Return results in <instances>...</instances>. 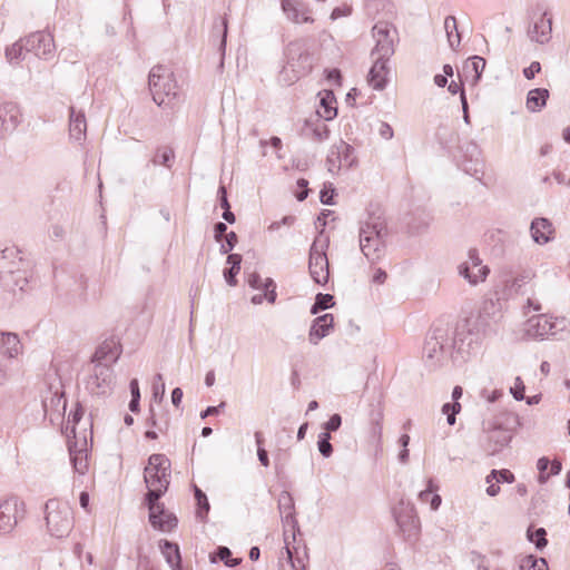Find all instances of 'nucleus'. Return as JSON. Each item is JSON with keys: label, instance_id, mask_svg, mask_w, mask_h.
Masks as SVG:
<instances>
[{"label": "nucleus", "instance_id": "36", "mask_svg": "<svg viewBox=\"0 0 570 570\" xmlns=\"http://www.w3.org/2000/svg\"><path fill=\"white\" fill-rule=\"evenodd\" d=\"M444 29L446 32L449 45L452 49L460 46L461 37L458 31L456 19L453 16H448L444 20Z\"/></svg>", "mask_w": 570, "mask_h": 570}, {"label": "nucleus", "instance_id": "23", "mask_svg": "<svg viewBox=\"0 0 570 570\" xmlns=\"http://www.w3.org/2000/svg\"><path fill=\"white\" fill-rule=\"evenodd\" d=\"M282 9L287 19L294 23L313 22L309 9L299 0H282Z\"/></svg>", "mask_w": 570, "mask_h": 570}, {"label": "nucleus", "instance_id": "41", "mask_svg": "<svg viewBox=\"0 0 570 570\" xmlns=\"http://www.w3.org/2000/svg\"><path fill=\"white\" fill-rule=\"evenodd\" d=\"M520 570H548V563L543 558H537L532 554L521 559Z\"/></svg>", "mask_w": 570, "mask_h": 570}, {"label": "nucleus", "instance_id": "43", "mask_svg": "<svg viewBox=\"0 0 570 570\" xmlns=\"http://www.w3.org/2000/svg\"><path fill=\"white\" fill-rule=\"evenodd\" d=\"M334 305V296L331 294L318 293L315 302L311 307V314L315 315L321 311L327 309Z\"/></svg>", "mask_w": 570, "mask_h": 570}, {"label": "nucleus", "instance_id": "47", "mask_svg": "<svg viewBox=\"0 0 570 570\" xmlns=\"http://www.w3.org/2000/svg\"><path fill=\"white\" fill-rule=\"evenodd\" d=\"M174 150L169 147L157 149L151 163L154 165H164L168 168L171 166V160L174 159Z\"/></svg>", "mask_w": 570, "mask_h": 570}, {"label": "nucleus", "instance_id": "19", "mask_svg": "<svg viewBox=\"0 0 570 570\" xmlns=\"http://www.w3.org/2000/svg\"><path fill=\"white\" fill-rule=\"evenodd\" d=\"M21 122V112L18 105L4 102L0 105V140L11 135Z\"/></svg>", "mask_w": 570, "mask_h": 570}, {"label": "nucleus", "instance_id": "51", "mask_svg": "<svg viewBox=\"0 0 570 570\" xmlns=\"http://www.w3.org/2000/svg\"><path fill=\"white\" fill-rule=\"evenodd\" d=\"M278 510L281 515L288 512H295L294 499L289 492H281L278 497Z\"/></svg>", "mask_w": 570, "mask_h": 570}, {"label": "nucleus", "instance_id": "58", "mask_svg": "<svg viewBox=\"0 0 570 570\" xmlns=\"http://www.w3.org/2000/svg\"><path fill=\"white\" fill-rule=\"evenodd\" d=\"M525 386L520 377L515 379V384L510 389L511 394L517 401L524 400Z\"/></svg>", "mask_w": 570, "mask_h": 570}, {"label": "nucleus", "instance_id": "24", "mask_svg": "<svg viewBox=\"0 0 570 570\" xmlns=\"http://www.w3.org/2000/svg\"><path fill=\"white\" fill-rule=\"evenodd\" d=\"M334 326V316L333 314H324L316 317L309 328L308 332V341L313 345H317L318 342L327 336L331 330Z\"/></svg>", "mask_w": 570, "mask_h": 570}, {"label": "nucleus", "instance_id": "45", "mask_svg": "<svg viewBox=\"0 0 570 570\" xmlns=\"http://www.w3.org/2000/svg\"><path fill=\"white\" fill-rule=\"evenodd\" d=\"M395 521L403 532L416 531L419 527V519L412 514L401 515L395 514Z\"/></svg>", "mask_w": 570, "mask_h": 570}, {"label": "nucleus", "instance_id": "27", "mask_svg": "<svg viewBox=\"0 0 570 570\" xmlns=\"http://www.w3.org/2000/svg\"><path fill=\"white\" fill-rule=\"evenodd\" d=\"M86 446V440H83L81 448L77 446V442H68L71 463L73 465L75 471L78 472L79 474H85L88 470V454Z\"/></svg>", "mask_w": 570, "mask_h": 570}, {"label": "nucleus", "instance_id": "11", "mask_svg": "<svg viewBox=\"0 0 570 570\" xmlns=\"http://www.w3.org/2000/svg\"><path fill=\"white\" fill-rule=\"evenodd\" d=\"M328 246V239L316 238L309 250V263L308 268L312 278L315 283L320 285H324L328 281V259L325 253L326 247Z\"/></svg>", "mask_w": 570, "mask_h": 570}, {"label": "nucleus", "instance_id": "29", "mask_svg": "<svg viewBox=\"0 0 570 570\" xmlns=\"http://www.w3.org/2000/svg\"><path fill=\"white\" fill-rule=\"evenodd\" d=\"M551 18H547V13H544L534 22L533 27L529 29L528 33L530 39L541 45L547 43L551 38Z\"/></svg>", "mask_w": 570, "mask_h": 570}, {"label": "nucleus", "instance_id": "26", "mask_svg": "<svg viewBox=\"0 0 570 570\" xmlns=\"http://www.w3.org/2000/svg\"><path fill=\"white\" fill-rule=\"evenodd\" d=\"M390 58L376 56L374 63L368 72V82L375 90H382L386 86L389 75L387 61Z\"/></svg>", "mask_w": 570, "mask_h": 570}, {"label": "nucleus", "instance_id": "20", "mask_svg": "<svg viewBox=\"0 0 570 570\" xmlns=\"http://www.w3.org/2000/svg\"><path fill=\"white\" fill-rule=\"evenodd\" d=\"M501 309L502 306L499 298L484 299L478 317L468 318L466 321H471L472 323L478 322V327H480L483 332L487 333L488 328L490 327L491 321L497 322L501 317Z\"/></svg>", "mask_w": 570, "mask_h": 570}, {"label": "nucleus", "instance_id": "34", "mask_svg": "<svg viewBox=\"0 0 570 570\" xmlns=\"http://www.w3.org/2000/svg\"><path fill=\"white\" fill-rule=\"evenodd\" d=\"M161 552L173 570H181V558L179 548L176 543L168 540L160 542Z\"/></svg>", "mask_w": 570, "mask_h": 570}, {"label": "nucleus", "instance_id": "12", "mask_svg": "<svg viewBox=\"0 0 570 570\" xmlns=\"http://www.w3.org/2000/svg\"><path fill=\"white\" fill-rule=\"evenodd\" d=\"M325 163L328 173L332 175L338 174L342 168L348 169L356 164L354 148L340 139L331 146Z\"/></svg>", "mask_w": 570, "mask_h": 570}, {"label": "nucleus", "instance_id": "53", "mask_svg": "<svg viewBox=\"0 0 570 570\" xmlns=\"http://www.w3.org/2000/svg\"><path fill=\"white\" fill-rule=\"evenodd\" d=\"M461 411V404L459 402L445 403L442 406L443 414L446 415L449 425H454L456 421V414Z\"/></svg>", "mask_w": 570, "mask_h": 570}, {"label": "nucleus", "instance_id": "30", "mask_svg": "<svg viewBox=\"0 0 570 570\" xmlns=\"http://www.w3.org/2000/svg\"><path fill=\"white\" fill-rule=\"evenodd\" d=\"M119 355V346L114 341H106L95 352L94 361L110 365L117 362Z\"/></svg>", "mask_w": 570, "mask_h": 570}, {"label": "nucleus", "instance_id": "8", "mask_svg": "<svg viewBox=\"0 0 570 570\" xmlns=\"http://www.w3.org/2000/svg\"><path fill=\"white\" fill-rule=\"evenodd\" d=\"M519 425V416L512 412H503L493 420L484 423L488 433V451L499 453L512 440V429Z\"/></svg>", "mask_w": 570, "mask_h": 570}, {"label": "nucleus", "instance_id": "22", "mask_svg": "<svg viewBox=\"0 0 570 570\" xmlns=\"http://www.w3.org/2000/svg\"><path fill=\"white\" fill-rule=\"evenodd\" d=\"M158 505L160 509H157L158 511L151 512L149 510V522L150 524L160 531L168 532L171 531L177 527L178 520L176 515L169 511H167L163 503L159 502V500H155V504Z\"/></svg>", "mask_w": 570, "mask_h": 570}, {"label": "nucleus", "instance_id": "17", "mask_svg": "<svg viewBox=\"0 0 570 570\" xmlns=\"http://www.w3.org/2000/svg\"><path fill=\"white\" fill-rule=\"evenodd\" d=\"M468 257V261L459 266V274L471 285L484 282L490 273V268L487 265H482L476 249H470Z\"/></svg>", "mask_w": 570, "mask_h": 570}, {"label": "nucleus", "instance_id": "60", "mask_svg": "<svg viewBox=\"0 0 570 570\" xmlns=\"http://www.w3.org/2000/svg\"><path fill=\"white\" fill-rule=\"evenodd\" d=\"M334 191H335V189L332 187L331 184H330V193H328L327 187L325 185L324 188L320 193L321 194L320 195L321 202L323 204H325V205H333Z\"/></svg>", "mask_w": 570, "mask_h": 570}, {"label": "nucleus", "instance_id": "32", "mask_svg": "<svg viewBox=\"0 0 570 570\" xmlns=\"http://www.w3.org/2000/svg\"><path fill=\"white\" fill-rule=\"evenodd\" d=\"M372 406L368 414L370 433L374 440L380 441L382 439V421L384 417L383 406L381 401H377V403Z\"/></svg>", "mask_w": 570, "mask_h": 570}, {"label": "nucleus", "instance_id": "31", "mask_svg": "<svg viewBox=\"0 0 570 570\" xmlns=\"http://www.w3.org/2000/svg\"><path fill=\"white\" fill-rule=\"evenodd\" d=\"M530 232L533 240L538 244H546L550 240L552 225L546 218H535L532 220Z\"/></svg>", "mask_w": 570, "mask_h": 570}, {"label": "nucleus", "instance_id": "2", "mask_svg": "<svg viewBox=\"0 0 570 570\" xmlns=\"http://www.w3.org/2000/svg\"><path fill=\"white\" fill-rule=\"evenodd\" d=\"M170 460L161 453L151 454L148 464L144 470V481L148 488L145 501L148 510L158 511L160 509L155 504V500H159L168 490L170 484Z\"/></svg>", "mask_w": 570, "mask_h": 570}, {"label": "nucleus", "instance_id": "35", "mask_svg": "<svg viewBox=\"0 0 570 570\" xmlns=\"http://www.w3.org/2000/svg\"><path fill=\"white\" fill-rule=\"evenodd\" d=\"M242 259V255L239 254H229L227 256L226 263L229 264L230 267L224 269V278L229 286L237 284L236 275L240 271Z\"/></svg>", "mask_w": 570, "mask_h": 570}, {"label": "nucleus", "instance_id": "52", "mask_svg": "<svg viewBox=\"0 0 570 570\" xmlns=\"http://www.w3.org/2000/svg\"><path fill=\"white\" fill-rule=\"evenodd\" d=\"M330 441L331 434L328 432L320 433L317 449L324 458H330L333 454V446Z\"/></svg>", "mask_w": 570, "mask_h": 570}, {"label": "nucleus", "instance_id": "6", "mask_svg": "<svg viewBox=\"0 0 570 570\" xmlns=\"http://www.w3.org/2000/svg\"><path fill=\"white\" fill-rule=\"evenodd\" d=\"M22 259L16 247L0 248V278L9 291H24L28 284L27 272L21 269Z\"/></svg>", "mask_w": 570, "mask_h": 570}, {"label": "nucleus", "instance_id": "46", "mask_svg": "<svg viewBox=\"0 0 570 570\" xmlns=\"http://www.w3.org/2000/svg\"><path fill=\"white\" fill-rule=\"evenodd\" d=\"M485 59L480 57V56H473L472 58H470V63L466 65V69L471 68V70L474 72V76H473V79H472V85H476L478 81L480 80L481 76H482V72L485 68Z\"/></svg>", "mask_w": 570, "mask_h": 570}, {"label": "nucleus", "instance_id": "64", "mask_svg": "<svg viewBox=\"0 0 570 570\" xmlns=\"http://www.w3.org/2000/svg\"><path fill=\"white\" fill-rule=\"evenodd\" d=\"M248 285L255 289H264V282L257 273H253L248 276Z\"/></svg>", "mask_w": 570, "mask_h": 570}, {"label": "nucleus", "instance_id": "33", "mask_svg": "<svg viewBox=\"0 0 570 570\" xmlns=\"http://www.w3.org/2000/svg\"><path fill=\"white\" fill-rule=\"evenodd\" d=\"M548 98H549L548 89H544V88L532 89L527 95L525 106L529 111L538 112L546 106Z\"/></svg>", "mask_w": 570, "mask_h": 570}, {"label": "nucleus", "instance_id": "63", "mask_svg": "<svg viewBox=\"0 0 570 570\" xmlns=\"http://www.w3.org/2000/svg\"><path fill=\"white\" fill-rule=\"evenodd\" d=\"M438 489V487H434L433 480H428V488L425 490L420 491L419 498L421 501H428L429 498L432 495V493Z\"/></svg>", "mask_w": 570, "mask_h": 570}, {"label": "nucleus", "instance_id": "39", "mask_svg": "<svg viewBox=\"0 0 570 570\" xmlns=\"http://www.w3.org/2000/svg\"><path fill=\"white\" fill-rule=\"evenodd\" d=\"M194 495L197 502L196 517L204 521L210 509L207 495L196 485H194Z\"/></svg>", "mask_w": 570, "mask_h": 570}, {"label": "nucleus", "instance_id": "13", "mask_svg": "<svg viewBox=\"0 0 570 570\" xmlns=\"http://www.w3.org/2000/svg\"><path fill=\"white\" fill-rule=\"evenodd\" d=\"M24 502L18 497H9L0 502V533H10L24 518Z\"/></svg>", "mask_w": 570, "mask_h": 570}, {"label": "nucleus", "instance_id": "50", "mask_svg": "<svg viewBox=\"0 0 570 570\" xmlns=\"http://www.w3.org/2000/svg\"><path fill=\"white\" fill-rule=\"evenodd\" d=\"M531 278V273H523L519 276H515L511 279H507L505 288L509 291V294L518 293L520 288L528 283V281Z\"/></svg>", "mask_w": 570, "mask_h": 570}, {"label": "nucleus", "instance_id": "4", "mask_svg": "<svg viewBox=\"0 0 570 570\" xmlns=\"http://www.w3.org/2000/svg\"><path fill=\"white\" fill-rule=\"evenodd\" d=\"M286 63L279 71L282 83L291 86L302 77L308 75L314 65V57L304 40H294L285 49Z\"/></svg>", "mask_w": 570, "mask_h": 570}, {"label": "nucleus", "instance_id": "56", "mask_svg": "<svg viewBox=\"0 0 570 570\" xmlns=\"http://www.w3.org/2000/svg\"><path fill=\"white\" fill-rule=\"evenodd\" d=\"M165 394V383L161 374H156L153 383V396L155 400H161Z\"/></svg>", "mask_w": 570, "mask_h": 570}, {"label": "nucleus", "instance_id": "61", "mask_svg": "<svg viewBox=\"0 0 570 570\" xmlns=\"http://www.w3.org/2000/svg\"><path fill=\"white\" fill-rule=\"evenodd\" d=\"M227 225L218 222L214 226V238L216 242H222L223 237L226 236Z\"/></svg>", "mask_w": 570, "mask_h": 570}, {"label": "nucleus", "instance_id": "48", "mask_svg": "<svg viewBox=\"0 0 570 570\" xmlns=\"http://www.w3.org/2000/svg\"><path fill=\"white\" fill-rule=\"evenodd\" d=\"M547 531L544 528H538L535 530L528 529L527 538L530 542L535 544V548L541 550L548 544V540L546 538Z\"/></svg>", "mask_w": 570, "mask_h": 570}, {"label": "nucleus", "instance_id": "42", "mask_svg": "<svg viewBox=\"0 0 570 570\" xmlns=\"http://www.w3.org/2000/svg\"><path fill=\"white\" fill-rule=\"evenodd\" d=\"M281 517H282V522H283V527H284L285 543L288 542L287 535H288L289 531L292 532V537L295 540V534L297 531H299L297 520L295 518V512L284 513Z\"/></svg>", "mask_w": 570, "mask_h": 570}, {"label": "nucleus", "instance_id": "5", "mask_svg": "<svg viewBox=\"0 0 570 570\" xmlns=\"http://www.w3.org/2000/svg\"><path fill=\"white\" fill-rule=\"evenodd\" d=\"M451 331L446 326H434L428 333L422 352L425 366L436 370L444 366L451 358Z\"/></svg>", "mask_w": 570, "mask_h": 570}, {"label": "nucleus", "instance_id": "37", "mask_svg": "<svg viewBox=\"0 0 570 570\" xmlns=\"http://www.w3.org/2000/svg\"><path fill=\"white\" fill-rule=\"evenodd\" d=\"M334 100V96L331 92H326V95L321 98V108L317 110L320 117L325 120H331L336 117L337 110L333 106Z\"/></svg>", "mask_w": 570, "mask_h": 570}, {"label": "nucleus", "instance_id": "3", "mask_svg": "<svg viewBox=\"0 0 570 570\" xmlns=\"http://www.w3.org/2000/svg\"><path fill=\"white\" fill-rule=\"evenodd\" d=\"M478 322L472 323L471 321H464L463 324L459 325L451 335L450 347H451V360L453 363H464L472 356L480 353L482 341L485 336Z\"/></svg>", "mask_w": 570, "mask_h": 570}, {"label": "nucleus", "instance_id": "21", "mask_svg": "<svg viewBox=\"0 0 570 570\" xmlns=\"http://www.w3.org/2000/svg\"><path fill=\"white\" fill-rule=\"evenodd\" d=\"M307 553L304 550L303 557L299 556L297 548H289L286 542L284 550L281 552L278 560L279 570H306Z\"/></svg>", "mask_w": 570, "mask_h": 570}, {"label": "nucleus", "instance_id": "40", "mask_svg": "<svg viewBox=\"0 0 570 570\" xmlns=\"http://www.w3.org/2000/svg\"><path fill=\"white\" fill-rule=\"evenodd\" d=\"M24 45L26 40L23 38L6 49V57L10 63H18L20 60L24 59L27 53Z\"/></svg>", "mask_w": 570, "mask_h": 570}, {"label": "nucleus", "instance_id": "59", "mask_svg": "<svg viewBox=\"0 0 570 570\" xmlns=\"http://www.w3.org/2000/svg\"><path fill=\"white\" fill-rule=\"evenodd\" d=\"M342 424V417L340 414L335 413L333 414L330 420L325 423L324 428H325V432H335L340 429Z\"/></svg>", "mask_w": 570, "mask_h": 570}, {"label": "nucleus", "instance_id": "9", "mask_svg": "<svg viewBox=\"0 0 570 570\" xmlns=\"http://www.w3.org/2000/svg\"><path fill=\"white\" fill-rule=\"evenodd\" d=\"M46 522L52 537L65 538L73 528V511L67 502L50 499L46 503Z\"/></svg>", "mask_w": 570, "mask_h": 570}, {"label": "nucleus", "instance_id": "15", "mask_svg": "<svg viewBox=\"0 0 570 570\" xmlns=\"http://www.w3.org/2000/svg\"><path fill=\"white\" fill-rule=\"evenodd\" d=\"M26 51L32 52L36 57L49 60L53 57L56 45L53 37L49 32L38 31L24 38Z\"/></svg>", "mask_w": 570, "mask_h": 570}, {"label": "nucleus", "instance_id": "1", "mask_svg": "<svg viewBox=\"0 0 570 570\" xmlns=\"http://www.w3.org/2000/svg\"><path fill=\"white\" fill-rule=\"evenodd\" d=\"M386 236L387 225L381 213H368L366 218L360 222V248L368 262L375 263L383 256Z\"/></svg>", "mask_w": 570, "mask_h": 570}, {"label": "nucleus", "instance_id": "54", "mask_svg": "<svg viewBox=\"0 0 570 570\" xmlns=\"http://www.w3.org/2000/svg\"><path fill=\"white\" fill-rule=\"evenodd\" d=\"M330 137V128L324 122L317 124L312 129V139L316 141H324Z\"/></svg>", "mask_w": 570, "mask_h": 570}, {"label": "nucleus", "instance_id": "62", "mask_svg": "<svg viewBox=\"0 0 570 570\" xmlns=\"http://www.w3.org/2000/svg\"><path fill=\"white\" fill-rule=\"evenodd\" d=\"M541 70V65L538 61H533L528 68L523 70V75L527 79H532Z\"/></svg>", "mask_w": 570, "mask_h": 570}, {"label": "nucleus", "instance_id": "38", "mask_svg": "<svg viewBox=\"0 0 570 570\" xmlns=\"http://www.w3.org/2000/svg\"><path fill=\"white\" fill-rule=\"evenodd\" d=\"M227 30H228V22H227L226 17H219V18L215 19L214 24H213V36L220 37L219 50L223 56L225 53V48H226Z\"/></svg>", "mask_w": 570, "mask_h": 570}, {"label": "nucleus", "instance_id": "55", "mask_svg": "<svg viewBox=\"0 0 570 570\" xmlns=\"http://www.w3.org/2000/svg\"><path fill=\"white\" fill-rule=\"evenodd\" d=\"M264 289H265V298L268 301V303L274 304L277 297L276 294V284L272 278H266L264 281Z\"/></svg>", "mask_w": 570, "mask_h": 570}, {"label": "nucleus", "instance_id": "10", "mask_svg": "<svg viewBox=\"0 0 570 570\" xmlns=\"http://www.w3.org/2000/svg\"><path fill=\"white\" fill-rule=\"evenodd\" d=\"M372 36L375 40L372 56L391 58L395 52V43L399 41L396 28L386 21H379L372 28Z\"/></svg>", "mask_w": 570, "mask_h": 570}, {"label": "nucleus", "instance_id": "25", "mask_svg": "<svg viewBox=\"0 0 570 570\" xmlns=\"http://www.w3.org/2000/svg\"><path fill=\"white\" fill-rule=\"evenodd\" d=\"M87 120L82 110L71 106L69 109V136L72 140L82 142L86 139Z\"/></svg>", "mask_w": 570, "mask_h": 570}, {"label": "nucleus", "instance_id": "14", "mask_svg": "<svg viewBox=\"0 0 570 570\" xmlns=\"http://www.w3.org/2000/svg\"><path fill=\"white\" fill-rule=\"evenodd\" d=\"M567 326L566 318L551 321L547 315H538L528 320L525 324V334L533 340H543L548 336H554L559 331H563Z\"/></svg>", "mask_w": 570, "mask_h": 570}, {"label": "nucleus", "instance_id": "49", "mask_svg": "<svg viewBox=\"0 0 570 570\" xmlns=\"http://www.w3.org/2000/svg\"><path fill=\"white\" fill-rule=\"evenodd\" d=\"M492 481H495L498 483L505 482V483H512L514 482V474L507 469L502 470H492L490 474L487 475L485 482L491 483Z\"/></svg>", "mask_w": 570, "mask_h": 570}, {"label": "nucleus", "instance_id": "16", "mask_svg": "<svg viewBox=\"0 0 570 570\" xmlns=\"http://www.w3.org/2000/svg\"><path fill=\"white\" fill-rule=\"evenodd\" d=\"M114 381L115 376L111 365L97 363L86 382V387L92 394H105L111 390Z\"/></svg>", "mask_w": 570, "mask_h": 570}, {"label": "nucleus", "instance_id": "28", "mask_svg": "<svg viewBox=\"0 0 570 570\" xmlns=\"http://www.w3.org/2000/svg\"><path fill=\"white\" fill-rule=\"evenodd\" d=\"M22 352V344L18 334L0 332V354L13 358Z\"/></svg>", "mask_w": 570, "mask_h": 570}, {"label": "nucleus", "instance_id": "44", "mask_svg": "<svg viewBox=\"0 0 570 570\" xmlns=\"http://www.w3.org/2000/svg\"><path fill=\"white\" fill-rule=\"evenodd\" d=\"M232 552L227 547H218L215 553L210 554V561L216 562L217 559L223 561L227 567H235L237 566L240 560L238 559H232L230 558Z\"/></svg>", "mask_w": 570, "mask_h": 570}, {"label": "nucleus", "instance_id": "7", "mask_svg": "<svg viewBox=\"0 0 570 570\" xmlns=\"http://www.w3.org/2000/svg\"><path fill=\"white\" fill-rule=\"evenodd\" d=\"M153 100L159 107H173L177 98V82L174 73L165 66H155L148 77Z\"/></svg>", "mask_w": 570, "mask_h": 570}, {"label": "nucleus", "instance_id": "57", "mask_svg": "<svg viewBox=\"0 0 570 570\" xmlns=\"http://www.w3.org/2000/svg\"><path fill=\"white\" fill-rule=\"evenodd\" d=\"M237 243V235L234 232L226 234L225 242L220 245V253L227 254L235 247Z\"/></svg>", "mask_w": 570, "mask_h": 570}, {"label": "nucleus", "instance_id": "18", "mask_svg": "<svg viewBox=\"0 0 570 570\" xmlns=\"http://www.w3.org/2000/svg\"><path fill=\"white\" fill-rule=\"evenodd\" d=\"M463 160L461 167L464 173L474 177L476 180L482 181L484 176V163L481 158V151L478 145L473 141L468 142L465 149L462 148Z\"/></svg>", "mask_w": 570, "mask_h": 570}]
</instances>
